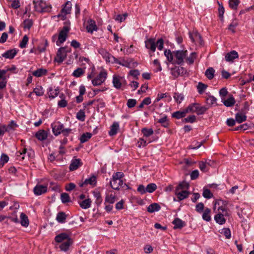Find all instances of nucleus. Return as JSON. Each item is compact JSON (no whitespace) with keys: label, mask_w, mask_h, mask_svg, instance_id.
<instances>
[{"label":"nucleus","mask_w":254,"mask_h":254,"mask_svg":"<svg viewBox=\"0 0 254 254\" xmlns=\"http://www.w3.org/2000/svg\"><path fill=\"white\" fill-rule=\"evenodd\" d=\"M145 47L149 49L150 52L154 53L156 47L159 51H161L163 48L164 41L161 38L158 39L157 42H155V39L154 38H149L145 41Z\"/></svg>","instance_id":"nucleus-1"},{"label":"nucleus","mask_w":254,"mask_h":254,"mask_svg":"<svg viewBox=\"0 0 254 254\" xmlns=\"http://www.w3.org/2000/svg\"><path fill=\"white\" fill-rule=\"evenodd\" d=\"M64 24L67 25H64L60 31L58 36V40L56 42L57 45L59 46L65 41L67 34L70 30V26L68 25L69 24V22H65Z\"/></svg>","instance_id":"nucleus-2"},{"label":"nucleus","mask_w":254,"mask_h":254,"mask_svg":"<svg viewBox=\"0 0 254 254\" xmlns=\"http://www.w3.org/2000/svg\"><path fill=\"white\" fill-rule=\"evenodd\" d=\"M175 58L174 64L179 65H183L184 63V59L188 55L187 50H177L173 51Z\"/></svg>","instance_id":"nucleus-3"},{"label":"nucleus","mask_w":254,"mask_h":254,"mask_svg":"<svg viewBox=\"0 0 254 254\" xmlns=\"http://www.w3.org/2000/svg\"><path fill=\"white\" fill-rule=\"evenodd\" d=\"M35 11L39 12H49L51 7L47 5L45 2L42 0L39 1H33Z\"/></svg>","instance_id":"nucleus-4"},{"label":"nucleus","mask_w":254,"mask_h":254,"mask_svg":"<svg viewBox=\"0 0 254 254\" xmlns=\"http://www.w3.org/2000/svg\"><path fill=\"white\" fill-rule=\"evenodd\" d=\"M70 50H66V47L60 48L57 52V56L54 59V62L59 64L62 63L66 58V54Z\"/></svg>","instance_id":"nucleus-5"},{"label":"nucleus","mask_w":254,"mask_h":254,"mask_svg":"<svg viewBox=\"0 0 254 254\" xmlns=\"http://www.w3.org/2000/svg\"><path fill=\"white\" fill-rule=\"evenodd\" d=\"M107 72L105 71L100 72L99 75L92 80L94 86L100 85L106 79L107 77Z\"/></svg>","instance_id":"nucleus-6"},{"label":"nucleus","mask_w":254,"mask_h":254,"mask_svg":"<svg viewBox=\"0 0 254 254\" xmlns=\"http://www.w3.org/2000/svg\"><path fill=\"white\" fill-rule=\"evenodd\" d=\"M189 37L192 42H196L199 45H203L204 41L202 40L201 36L198 32H190Z\"/></svg>","instance_id":"nucleus-7"},{"label":"nucleus","mask_w":254,"mask_h":254,"mask_svg":"<svg viewBox=\"0 0 254 254\" xmlns=\"http://www.w3.org/2000/svg\"><path fill=\"white\" fill-rule=\"evenodd\" d=\"M64 127V125L60 122H55L51 124L52 131L56 136H58L61 133Z\"/></svg>","instance_id":"nucleus-8"},{"label":"nucleus","mask_w":254,"mask_h":254,"mask_svg":"<svg viewBox=\"0 0 254 254\" xmlns=\"http://www.w3.org/2000/svg\"><path fill=\"white\" fill-rule=\"evenodd\" d=\"M171 74L175 77L177 78L179 75H183L186 73L187 70L182 66H175L171 69Z\"/></svg>","instance_id":"nucleus-9"},{"label":"nucleus","mask_w":254,"mask_h":254,"mask_svg":"<svg viewBox=\"0 0 254 254\" xmlns=\"http://www.w3.org/2000/svg\"><path fill=\"white\" fill-rule=\"evenodd\" d=\"M110 184L111 188L115 190H119L120 189V187L123 188L126 187L127 189H129V187L127 185V184L124 183L123 181L121 179L117 180V181L115 182L110 181Z\"/></svg>","instance_id":"nucleus-10"},{"label":"nucleus","mask_w":254,"mask_h":254,"mask_svg":"<svg viewBox=\"0 0 254 254\" xmlns=\"http://www.w3.org/2000/svg\"><path fill=\"white\" fill-rule=\"evenodd\" d=\"M86 28L87 32L90 33H92L94 31H97L98 30L96 22L92 19L88 20Z\"/></svg>","instance_id":"nucleus-11"},{"label":"nucleus","mask_w":254,"mask_h":254,"mask_svg":"<svg viewBox=\"0 0 254 254\" xmlns=\"http://www.w3.org/2000/svg\"><path fill=\"white\" fill-rule=\"evenodd\" d=\"M97 183V178L96 176L92 175L90 178L85 179V180L82 183L79 184L80 187H83L85 186L90 185L95 186Z\"/></svg>","instance_id":"nucleus-12"},{"label":"nucleus","mask_w":254,"mask_h":254,"mask_svg":"<svg viewBox=\"0 0 254 254\" xmlns=\"http://www.w3.org/2000/svg\"><path fill=\"white\" fill-rule=\"evenodd\" d=\"M123 77L119 75H114L113 77V84L114 86L117 89H121L122 87Z\"/></svg>","instance_id":"nucleus-13"},{"label":"nucleus","mask_w":254,"mask_h":254,"mask_svg":"<svg viewBox=\"0 0 254 254\" xmlns=\"http://www.w3.org/2000/svg\"><path fill=\"white\" fill-rule=\"evenodd\" d=\"M47 190V187L42 185H37L33 189V191L35 194L37 195H41L42 194L45 193Z\"/></svg>","instance_id":"nucleus-14"},{"label":"nucleus","mask_w":254,"mask_h":254,"mask_svg":"<svg viewBox=\"0 0 254 254\" xmlns=\"http://www.w3.org/2000/svg\"><path fill=\"white\" fill-rule=\"evenodd\" d=\"M238 52L233 50L226 55L225 60L227 62H233L235 59L238 58Z\"/></svg>","instance_id":"nucleus-15"},{"label":"nucleus","mask_w":254,"mask_h":254,"mask_svg":"<svg viewBox=\"0 0 254 254\" xmlns=\"http://www.w3.org/2000/svg\"><path fill=\"white\" fill-rule=\"evenodd\" d=\"M175 193L177 196L178 200L181 201L188 197L190 192L186 190H182L181 191L175 190Z\"/></svg>","instance_id":"nucleus-16"},{"label":"nucleus","mask_w":254,"mask_h":254,"mask_svg":"<svg viewBox=\"0 0 254 254\" xmlns=\"http://www.w3.org/2000/svg\"><path fill=\"white\" fill-rule=\"evenodd\" d=\"M172 223L174 225V229H181L186 225L185 222L182 221L179 218H176L173 221Z\"/></svg>","instance_id":"nucleus-17"},{"label":"nucleus","mask_w":254,"mask_h":254,"mask_svg":"<svg viewBox=\"0 0 254 254\" xmlns=\"http://www.w3.org/2000/svg\"><path fill=\"white\" fill-rule=\"evenodd\" d=\"M16 54L17 51L15 49H11L3 53L1 56L6 59H12Z\"/></svg>","instance_id":"nucleus-18"},{"label":"nucleus","mask_w":254,"mask_h":254,"mask_svg":"<svg viewBox=\"0 0 254 254\" xmlns=\"http://www.w3.org/2000/svg\"><path fill=\"white\" fill-rule=\"evenodd\" d=\"M69 235L65 233H62L58 235H57L55 238V240L57 243H61L64 240H68V239H70Z\"/></svg>","instance_id":"nucleus-19"},{"label":"nucleus","mask_w":254,"mask_h":254,"mask_svg":"<svg viewBox=\"0 0 254 254\" xmlns=\"http://www.w3.org/2000/svg\"><path fill=\"white\" fill-rule=\"evenodd\" d=\"M72 243L73 241L71 238L68 239V240L60 245V248L62 251L66 252L69 249L70 246Z\"/></svg>","instance_id":"nucleus-20"},{"label":"nucleus","mask_w":254,"mask_h":254,"mask_svg":"<svg viewBox=\"0 0 254 254\" xmlns=\"http://www.w3.org/2000/svg\"><path fill=\"white\" fill-rule=\"evenodd\" d=\"M81 165L80 159H76L72 161L69 166V170L74 171L76 170Z\"/></svg>","instance_id":"nucleus-21"},{"label":"nucleus","mask_w":254,"mask_h":254,"mask_svg":"<svg viewBox=\"0 0 254 254\" xmlns=\"http://www.w3.org/2000/svg\"><path fill=\"white\" fill-rule=\"evenodd\" d=\"M164 55L166 57L167 61L169 63H171L173 64H175V60H174V54L173 52H171L170 50H165L164 52Z\"/></svg>","instance_id":"nucleus-22"},{"label":"nucleus","mask_w":254,"mask_h":254,"mask_svg":"<svg viewBox=\"0 0 254 254\" xmlns=\"http://www.w3.org/2000/svg\"><path fill=\"white\" fill-rule=\"evenodd\" d=\"M214 220L220 225H223L226 222V219L224 218V215L220 212L215 215Z\"/></svg>","instance_id":"nucleus-23"},{"label":"nucleus","mask_w":254,"mask_h":254,"mask_svg":"<svg viewBox=\"0 0 254 254\" xmlns=\"http://www.w3.org/2000/svg\"><path fill=\"white\" fill-rule=\"evenodd\" d=\"M35 136L39 140H44L47 137V132L44 130H40L36 132Z\"/></svg>","instance_id":"nucleus-24"},{"label":"nucleus","mask_w":254,"mask_h":254,"mask_svg":"<svg viewBox=\"0 0 254 254\" xmlns=\"http://www.w3.org/2000/svg\"><path fill=\"white\" fill-rule=\"evenodd\" d=\"M160 209L161 207L158 203H153L147 207V210L148 212L153 213L155 211H158Z\"/></svg>","instance_id":"nucleus-25"},{"label":"nucleus","mask_w":254,"mask_h":254,"mask_svg":"<svg viewBox=\"0 0 254 254\" xmlns=\"http://www.w3.org/2000/svg\"><path fill=\"white\" fill-rule=\"evenodd\" d=\"M119 128V124L117 122H114L111 127L110 130L109 132L110 136H113L117 133L118 130Z\"/></svg>","instance_id":"nucleus-26"},{"label":"nucleus","mask_w":254,"mask_h":254,"mask_svg":"<svg viewBox=\"0 0 254 254\" xmlns=\"http://www.w3.org/2000/svg\"><path fill=\"white\" fill-rule=\"evenodd\" d=\"M71 9V3L69 1H67L64 4V7L61 10L62 13H64V16L70 13Z\"/></svg>","instance_id":"nucleus-27"},{"label":"nucleus","mask_w":254,"mask_h":254,"mask_svg":"<svg viewBox=\"0 0 254 254\" xmlns=\"http://www.w3.org/2000/svg\"><path fill=\"white\" fill-rule=\"evenodd\" d=\"M66 217L67 215L63 211H61L57 214L56 220L60 223H64L65 222Z\"/></svg>","instance_id":"nucleus-28"},{"label":"nucleus","mask_w":254,"mask_h":254,"mask_svg":"<svg viewBox=\"0 0 254 254\" xmlns=\"http://www.w3.org/2000/svg\"><path fill=\"white\" fill-rule=\"evenodd\" d=\"M18 153L20 155L25 154L27 153L28 157L30 158H33L35 155L34 151L31 148L27 149L26 148H24L21 152L19 151Z\"/></svg>","instance_id":"nucleus-29"},{"label":"nucleus","mask_w":254,"mask_h":254,"mask_svg":"<svg viewBox=\"0 0 254 254\" xmlns=\"http://www.w3.org/2000/svg\"><path fill=\"white\" fill-rule=\"evenodd\" d=\"M94 197L96 198L95 203L97 206H99L102 202V198L99 191H94L93 192Z\"/></svg>","instance_id":"nucleus-30"},{"label":"nucleus","mask_w":254,"mask_h":254,"mask_svg":"<svg viewBox=\"0 0 254 254\" xmlns=\"http://www.w3.org/2000/svg\"><path fill=\"white\" fill-rule=\"evenodd\" d=\"M187 113L186 112L185 110L183 111H178L175 112H174L172 114V117L173 118H176L177 119H179L182 118L186 116Z\"/></svg>","instance_id":"nucleus-31"},{"label":"nucleus","mask_w":254,"mask_h":254,"mask_svg":"<svg viewBox=\"0 0 254 254\" xmlns=\"http://www.w3.org/2000/svg\"><path fill=\"white\" fill-rule=\"evenodd\" d=\"M98 52L103 56L104 59H105L107 62L110 61V56H111V55L109 54L106 50L102 48L98 50Z\"/></svg>","instance_id":"nucleus-32"},{"label":"nucleus","mask_w":254,"mask_h":254,"mask_svg":"<svg viewBox=\"0 0 254 254\" xmlns=\"http://www.w3.org/2000/svg\"><path fill=\"white\" fill-rule=\"evenodd\" d=\"M247 117L245 115H243L239 113H237L235 115V119L237 122L239 124H241L247 120Z\"/></svg>","instance_id":"nucleus-33"},{"label":"nucleus","mask_w":254,"mask_h":254,"mask_svg":"<svg viewBox=\"0 0 254 254\" xmlns=\"http://www.w3.org/2000/svg\"><path fill=\"white\" fill-rule=\"evenodd\" d=\"M211 209L208 208H206L202 214V218L204 220L209 222L211 220L210 216Z\"/></svg>","instance_id":"nucleus-34"},{"label":"nucleus","mask_w":254,"mask_h":254,"mask_svg":"<svg viewBox=\"0 0 254 254\" xmlns=\"http://www.w3.org/2000/svg\"><path fill=\"white\" fill-rule=\"evenodd\" d=\"M92 201L91 199L88 198L81 201L80 203V206L83 209H87L91 206Z\"/></svg>","instance_id":"nucleus-35"},{"label":"nucleus","mask_w":254,"mask_h":254,"mask_svg":"<svg viewBox=\"0 0 254 254\" xmlns=\"http://www.w3.org/2000/svg\"><path fill=\"white\" fill-rule=\"evenodd\" d=\"M92 134L90 132L84 133L80 137V141L81 143L87 142L89 139L91 138Z\"/></svg>","instance_id":"nucleus-36"},{"label":"nucleus","mask_w":254,"mask_h":254,"mask_svg":"<svg viewBox=\"0 0 254 254\" xmlns=\"http://www.w3.org/2000/svg\"><path fill=\"white\" fill-rule=\"evenodd\" d=\"M20 223L22 226L24 227H27L28 226L29 220L26 214L21 213L20 214Z\"/></svg>","instance_id":"nucleus-37"},{"label":"nucleus","mask_w":254,"mask_h":254,"mask_svg":"<svg viewBox=\"0 0 254 254\" xmlns=\"http://www.w3.org/2000/svg\"><path fill=\"white\" fill-rule=\"evenodd\" d=\"M47 72V70L43 68H39L32 72V75L36 77H41L43 75H45Z\"/></svg>","instance_id":"nucleus-38"},{"label":"nucleus","mask_w":254,"mask_h":254,"mask_svg":"<svg viewBox=\"0 0 254 254\" xmlns=\"http://www.w3.org/2000/svg\"><path fill=\"white\" fill-rule=\"evenodd\" d=\"M196 110V113L199 115L203 114L208 109V107L206 106H200L198 104H197Z\"/></svg>","instance_id":"nucleus-39"},{"label":"nucleus","mask_w":254,"mask_h":254,"mask_svg":"<svg viewBox=\"0 0 254 254\" xmlns=\"http://www.w3.org/2000/svg\"><path fill=\"white\" fill-rule=\"evenodd\" d=\"M215 70L213 67H209L205 72V76L210 80L213 78L214 76Z\"/></svg>","instance_id":"nucleus-40"},{"label":"nucleus","mask_w":254,"mask_h":254,"mask_svg":"<svg viewBox=\"0 0 254 254\" xmlns=\"http://www.w3.org/2000/svg\"><path fill=\"white\" fill-rule=\"evenodd\" d=\"M189 187V184L185 181H183L179 183V184L176 187L175 190H180L184 189L188 190Z\"/></svg>","instance_id":"nucleus-41"},{"label":"nucleus","mask_w":254,"mask_h":254,"mask_svg":"<svg viewBox=\"0 0 254 254\" xmlns=\"http://www.w3.org/2000/svg\"><path fill=\"white\" fill-rule=\"evenodd\" d=\"M116 201V196L115 195L111 194H107L105 199V204L110 203L113 204Z\"/></svg>","instance_id":"nucleus-42"},{"label":"nucleus","mask_w":254,"mask_h":254,"mask_svg":"<svg viewBox=\"0 0 254 254\" xmlns=\"http://www.w3.org/2000/svg\"><path fill=\"white\" fill-rule=\"evenodd\" d=\"M223 103H224V105L226 106V107H232L235 103V98H234V97L233 96H231L228 99L225 100L223 102Z\"/></svg>","instance_id":"nucleus-43"},{"label":"nucleus","mask_w":254,"mask_h":254,"mask_svg":"<svg viewBox=\"0 0 254 254\" xmlns=\"http://www.w3.org/2000/svg\"><path fill=\"white\" fill-rule=\"evenodd\" d=\"M157 189V186L155 184L150 183L148 184L145 188V191L149 193H152Z\"/></svg>","instance_id":"nucleus-44"},{"label":"nucleus","mask_w":254,"mask_h":254,"mask_svg":"<svg viewBox=\"0 0 254 254\" xmlns=\"http://www.w3.org/2000/svg\"><path fill=\"white\" fill-rule=\"evenodd\" d=\"M158 122L161 124L162 126L164 127H168L169 126V121L167 119V117L166 115L160 119L158 121Z\"/></svg>","instance_id":"nucleus-45"},{"label":"nucleus","mask_w":254,"mask_h":254,"mask_svg":"<svg viewBox=\"0 0 254 254\" xmlns=\"http://www.w3.org/2000/svg\"><path fill=\"white\" fill-rule=\"evenodd\" d=\"M61 198L63 203H66L70 201L69 194L65 192L62 193L61 194Z\"/></svg>","instance_id":"nucleus-46"},{"label":"nucleus","mask_w":254,"mask_h":254,"mask_svg":"<svg viewBox=\"0 0 254 254\" xmlns=\"http://www.w3.org/2000/svg\"><path fill=\"white\" fill-rule=\"evenodd\" d=\"M173 97L177 103L179 104L181 103L184 99V95L182 94H180L179 93H175L174 94Z\"/></svg>","instance_id":"nucleus-47"},{"label":"nucleus","mask_w":254,"mask_h":254,"mask_svg":"<svg viewBox=\"0 0 254 254\" xmlns=\"http://www.w3.org/2000/svg\"><path fill=\"white\" fill-rule=\"evenodd\" d=\"M196 58V53H192L189 57L186 58V61L190 64H192L194 63V59Z\"/></svg>","instance_id":"nucleus-48"},{"label":"nucleus","mask_w":254,"mask_h":254,"mask_svg":"<svg viewBox=\"0 0 254 254\" xmlns=\"http://www.w3.org/2000/svg\"><path fill=\"white\" fill-rule=\"evenodd\" d=\"M207 87V85L202 82H199L197 86L198 93L200 94H202L206 89Z\"/></svg>","instance_id":"nucleus-49"},{"label":"nucleus","mask_w":254,"mask_h":254,"mask_svg":"<svg viewBox=\"0 0 254 254\" xmlns=\"http://www.w3.org/2000/svg\"><path fill=\"white\" fill-rule=\"evenodd\" d=\"M221 233L223 234L226 238L229 239L231 237V231L229 228H224L221 230Z\"/></svg>","instance_id":"nucleus-50"},{"label":"nucleus","mask_w":254,"mask_h":254,"mask_svg":"<svg viewBox=\"0 0 254 254\" xmlns=\"http://www.w3.org/2000/svg\"><path fill=\"white\" fill-rule=\"evenodd\" d=\"M197 104V103L190 104L186 109H185L186 112L187 113L189 112L195 113L196 109L195 108H196Z\"/></svg>","instance_id":"nucleus-51"},{"label":"nucleus","mask_w":254,"mask_h":254,"mask_svg":"<svg viewBox=\"0 0 254 254\" xmlns=\"http://www.w3.org/2000/svg\"><path fill=\"white\" fill-rule=\"evenodd\" d=\"M141 132L144 136L148 137L153 133V130L152 128H143Z\"/></svg>","instance_id":"nucleus-52"},{"label":"nucleus","mask_w":254,"mask_h":254,"mask_svg":"<svg viewBox=\"0 0 254 254\" xmlns=\"http://www.w3.org/2000/svg\"><path fill=\"white\" fill-rule=\"evenodd\" d=\"M76 118L82 122L85 121V114L83 110H80L76 114Z\"/></svg>","instance_id":"nucleus-53"},{"label":"nucleus","mask_w":254,"mask_h":254,"mask_svg":"<svg viewBox=\"0 0 254 254\" xmlns=\"http://www.w3.org/2000/svg\"><path fill=\"white\" fill-rule=\"evenodd\" d=\"M33 22L31 19H25L23 22V27L24 29H29L32 26Z\"/></svg>","instance_id":"nucleus-54"},{"label":"nucleus","mask_w":254,"mask_h":254,"mask_svg":"<svg viewBox=\"0 0 254 254\" xmlns=\"http://www.w3.org/2000/svg\"><path fill=\"white\" fill-rule=\"evenodd\" d=\"M124 175L123 173L121 172H118L115 173L112 177V180L111 181H117V180H121L123 177Z\"/></svg>","instance_id":"nucleus-55"},{"label":"nucleus","mask_w":254,"mask_h":254,"mask_svg":"<svg viewBox=\"0 0 254 254\" xmlns=\"http://www.w3.org/2000/svg\"><path fill=\"white\" fill-rule=\"evenodd\" d=\"M249 111V104L248 102H245L244 104V107L241 109L239 113L246 115L248 112Z\"/></svg>","instance_id":"nucleus-56"},{"label":"nucleus","mask_w":254,"mask_h":254,"mask_svg":"<svg viewBox=\"0 0 254 254\" xmlns=\"http://www.w3.org/2000/svg\"><path fill=\"white\" fill-rule=\"evenodd\" d=\"M239 3V0H229V6L234 9L237 8Z\"/></svg>","instance_id":"nucleus-57"},{"label":"nucleus","mask_w":254,"mask_h":254,"mask_svg":"<svg viewBox=\"0 0 254 254\" xmlns=\"http://www.w3.org/2000/svg\"><path fill=\"white\" fill-rule=\"evenodd\" d=\"M84 72V71L82 68H78L73 71L72 75L75 77H79L83 74Z\"/></svg>","instance_id":"nucleus-58"},{"label":"nucleus","mask_w":254,"mask_h":254,"mask_svg":"<svg viewBox=\"0 0 254 254\" xmlns=\"http://www.w3.org/2000/svg\"><path fill=\"white\" fill-rule=\"evenodd\" d=\"M202 195L204 198L209 199L213 196V194L209 189H204Z\"/></svg>","instance_id":"nucleus-59"},{"label":"nucleus","mask_w":254,"mask_h":254,"mask_svg":"<svg viewBox=\"0 0 254 254\" xmlns=\"http://www.w3.org/2000/svg\"><path fill=\"white\" fill-rule=\"evenodd\" d=\"M33 92L38 96H42L44 94L43 88L41 86H38V87L34 88Z\"/></svg>","instance_id":"nucleus-60"},{"label":"nucleus","mask_w":254,"mask_h":254,"mask_svg":"<svg viewBox=\"0 0 254 254\" xmlns=\"http://www.w3.org/2000/svg\"><path fill=\"white\" fill-rule=\"evenodd\" d=\"M216 98L213 96H209L206 98V103L209 105H213L216 103Z\"/></svg>","instance_id":"nucleus-61"},{"label":"nucleus","mask_w":254,"mask_h":254,"mask_svg":"<svg viewBox=\"0 0 254 254\" xmlns=\"http://www.w3.org/2000/svg\"><path fill=\"white\" fill-rule=\"evenodd\" d=\"M196 121V117L194 115L190 116L185 118L183 122L184 123H193Z\"/></svg>","instance_id":"nucleus-62"},{"label":"nucleus","mask_w":254,"mask_h":254,"mask_svg":"<svg viewBox=\"0 0 254 254\" xmlns=\"http://www.w3.org/2000/svg\"><path fill=\"white\" fill-rule=\"evenodd\" d=\"M238 25V23L236 20H234L232 23L229 25L228 29L231 30L233 33L235 32V28Z\"/></svg>","instance_id":"nucleus-63"},{"label":"nucleus","mask_w":254,"mask_h":254,"mask_svg":"<svg viewBox=\"0 0 254 254\" xmlns=\"http://www.w3.org/2000/svg\"><path fill=\"white\" fill-rule=\"evenodd\" d=\"M28 41V37L26 35H25L23 37L22 40L20 42L19 47L21 48H25L26 47V45Z\"/></svg>","instance_id":"nucleus-64"}]
</instances>
